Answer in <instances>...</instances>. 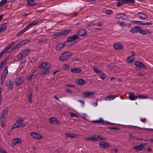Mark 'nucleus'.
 I'll return each instance as SVG.
<instances>
[{"label":"nucleus","mask_w":153,"mask_h":153,"mask_svg":"<svg viewBox=\"0 0 153 153\" xmlns=\"http://www.w3.org/2000/svg\"><path fill=\"white\" fill-rule=\"evenodd\" d=\"M50 64L47 62L42 63L39 66V68L42 70V75H45L48 74L50 71Z\"/></svg>","instance_id":"1"},{"label":"nucleus","mask_w":153,"mask_h":153,"mask_svg":"<svg viewBox=\"0 0 153 153\" xmlns=\"http://www.w3.org/2000/svg\"><path fill=\"white\" fill-rule=\"evenodd\" d=\"M25 126V125L23 123V119L21 118H19L11 128V130L20 127H23Z\"/></svg>","instance_id":"2"},{"label":"nucleus","mask_w":153,"mask_h":153,"mask_svg":"<svg viewBox=\"0 0 153 153\" xmlns=\"http://www.w3.org/2000/svg\"><path fill=\"white\" fill-rule=\"evenodd\" d=\"M72 55V53L69 52H65L62 53L59 57L60 59L62 61H66Z\"/></svg>","instance_id":"3"},{"label":"nucleus","mask_w":153,"mask_h":153,"mask_svg":"<svg viewBox=\"0 0 153 153\" xmlns=\"http://www.w3.org/2000/svg\"><path fill=\"white\" fill-rule=\"evenodd\" d=\"M30 50L29 49H27L22 51L18 56V58L20 59L22 57L26 56L30 53Z\"/></svg>","instance_id":"4"},{"label":"nucleus","mask_w":153,"mask_h":153,"mask_svg":"<svg viewBox=\"0 0 153 153\" xmlns=\"http://www.w3.org/2000/svg\"><path fill=\"white\" fill-rule=\"evenodd\" d=\"M30 135L32 137L37 139H40L43 138V136L42 135H40L35 132L31 133Z\"/></svg>","instance_id":"5"},{"label":"nucleus","mask_w":153,"mask_h":153,"mask_svg":"<svg viewBox=\"0 0 153 153\" xmlns=\"http://www.w3.org/2000/svg\"><path fill=\"white\" fill-rule=\"evenodd\" d=\"M95 93V92L93 91H88L84 92L83 93V97L85 98H91Z\"/></svg>","instance_id":"6"},{"label":"nucleus","mask_w":153,"mask_h":153,"mask_svg":"<svg viewBox=\"0 0 153 153\" xmlns=\"http://www.w3.org/2000/svg\"><path fill=\"white\" fill-rule=\"evenodd\" d=\"M140 29V27L139 26H136L132 27L129 31L131 33H136L139 31Z\"/></svg>","instance_id":"7"},{"label":"nucleus","mask_w":153,"mask_h":153,"mask_svg":"<svg viewBox=\"0 0 153 153\" xmlns=\"http://www.w3.org/2000/svg\"><path fill=\"white\" fill-rule=\"evenodd\" d=\"M49 122L51 123H53L55 125L61 124L60 121L55 118H51L49 119Z\"/></svg>","instance_id":"8"},{"label":"nucleus","mask_w":153,"mask_h":153,"mask_svg":"<svg viewBox=\"0 0 153 153\" xmlns=\"http://www.w3.org/2000/svg\"><path fill=\"white\" fill-rule=\"evenodd\" d=\"M134 62V64L136 66H138L140 68H143V69H146V67L142 62L137 61H135Z\"/></svg>","instance_id":"9"},{"label":"nucleus","mask_w":153,"mask_h":153,"mask_svg":"<svg viewBox=\"0 0 153 153\" xmlns=\"http://www.w3.org/2000/svg\"><path fill=\"white\" fill-rule=\"evenodd\" d=\"M23 81V77H19L16 79L15 83L17 85L19 86L22 84Z\"/></svg>","instance_id":"10"},{"label":"nucleus","mask_w":153,"mask_h":153,"mask_svg":"<svg viewBox=\"0 0 153 153\" xmlns=\"http://www.w3.org/2000/svg\"><path fill=\"white\" fill-rule=\"evenodd\" d=\"M100 147L104 148L105 149L107 148L110 146L109 144L106 142H101L99 143Z\"/></svg>","instance_id":"11"},{"label":"nucleus","mask_w":153,"mask_h":153,"mask_svg":"<svg viewBox=\"0 0 153 153\" xmlns=\"http://www.w3.org/2000/svg\"><path fill=\"white\" fill-rule=\"evenodd\" d=\"M151 33V32L147 29L142 30L140 27V29L139 30V33H142L143 35H146V34H149Z\"/></svg>","instance_id":"12"},{"label":"nucleus","mask_w":153,"mask_h":153,"mask_svg":"<svg viewBox=\"0 0 153 153\" xmlns=\"http://www.w3.org/2000/svg\"><path fill=\"white\" fill-rule=\"evenodd\" d=\"M86 82L85 81L82 79H78L76 80V83L77 84L82 85L86 83Z\"/></svg>","instance_id":"13"},{"label":"nucleus","mask_w":153,"mask_h":153,"mask_svg":"<svg viewBox=\"0 0 153 153\" xmlns=\"http://www.w3.org/2000/svg\"><path fill=\"white\" fill-rule=\"evenodd\" d=\"M114 48L117 50L122 49L123 47L122 45L119 44L117 43H116L114 44Z\"/></svg>","instance_id":"14"},{"label":"nucleus","mask_w":153,"mask_h":153,"mask_svg":"<svg viewBox=\"0 0 153 153\" xmlns=\"http://www.w3.org/2000/svg\"><path fill=\"white\" fill-rule=\"evenodd\" d=\"M138 14L140 18L142 19H145L148 18L147 16L142 12H140Z\"/></svg>","instance_id":"15"},{"label":"nucleus","mask_w":153,"mask_h":153,"mask_svg":"<svg viewBox=\"0 0 153 153\" xmlns=\"http://www.w3.org/2000/svg\"><path fill=\"white\" fill-rule=\"evenodd\" d=\"M13 83L11 80H10L9 82H7V86L9 90H11L13 88Z\"/></svg>","instance_id":"16"},{"label":"nucleus","mask_w":153,"mask_h":153,"mask_svg":"<svg viewBox=\"0 0 153 153\" xmlns=\"http://www.w3.org/2000/svg\"><path fill=\"white\" fill-rule=\"evenodd\" d=\"M8 111V108H7L4 109L1 112V117H5Z\"/></svg>","instance_id":"17"},{"label":"nucleus","mask_w":153,"mask_h":153,"mask_svg":"<svg viewBox=\"0 0 153 153\" xmlns=\"http://www.w3.org/2000/svg\"><path fill=\"white\" fill-rule=\"evenodd\" d=\"M71 30H65L60 32L61 36H64L67 35L69 33L71 32Z\"/></svg>","instance_id":"18"},{"label":"nucleus","mask_w":153,"mask_h":153,"mask_svg":"<svg viewBox=\"0 0 153 153\" xmlns=\"http://www.w3.org/2000/svg\"><path fill=\"white\" fill-rule=\"evenodd\" d=\"M146 145V144L142 143L140 145H139L137 146H134L133 147L134 149H137L140 150H142L143 148Z\"/></svg>","instance_id":"19"},{"label":"nucleus","mask_w":153,"mask_h":153,"mask_svg":"<svg viewBox=\"0 0 153 153\" xmlns=\"http://www.w3.org/2000/svg\"><path fill=\"white\" fill-rule=\"evenodd\" d=\"M118 96V95L112 96L111 95H110L109 96L106 97L105 99V100L107 101L108 100H114L116 97H117Z\"/></svg>","instance_id":"20"},{"label":"nucleus","mask_w":153,"mask_h":153,"mask_svg":"<svg viewBox=\"0 0 153 153\" xmlns=\"http://www.w3.org/2000/svg\"><path fill=\"white\" fill-rule=\"evenodd\" d=\"M7 24L4 23L0 26V31L1 32H3L6 30L7 26Z\"/></svg>","instance_id":"21"},{"label":"nucleus","mask_w":153,"mask_h":153,"mask_svg":"<svg viewBox=\"0 0 153 153\" xmlns=\"http://www.w3.org/2000/svg\"><path fill=\"white\" fill-rule=\"evenodd\" d=\"M86 31L84 29L81 30L78 32V34L81 36L86 35Z\"/></svg>","instance_id":"22"},{"label":"nucleus","mask_w":153,"mask_h":153,"mask_svg":"<svg viewBox=\"0 0 153 153\" xmlns=\"http://www.w3.org/2000/svg\"><path fill=\"white\" fill-rule=\"evenodd\" d=\"M65 135L66 137H70L71 138L77 137V135L74 134L65 133Z\"/></svg>","instance_id":"23"},{"label":"nucleus","mask_w":153,"mask_h":153,"mask_svg":"<svg viewBox=\"0 0 153 153\" xmlns=\"http://www.w3.org/2000/svg\"><path fill=\"white\" fill-rule=\"evenodd\" d=\"M71 72L73 73H79L82 71V70L77 68H71Z\"/></svg>","instance_id":"24"},{"label":"nucleus","mask_w":153,"mask_h":153,"mask_svg":"<svg viewBox=\"0 0 153 153\" xmlns=\"http://www.w3.org/2000/svg\"><path fill=\"white\" fill-rule=\"evenodd\" d=\"M85 139L88 140H92V141H97L98 140L97 139V136H91V137L86 138Z\"/></svg>","instance_id":"25"},{"label":"nucleus","mask_w":153,"mask_h":153,"mask_svg":"<svg viewBox=\"0 0 153 153\" xmlns=\"http://www.w3.org/2000/svg\"><path fill=\"white\" fill-rule=\"evenodd\" d=\"M65 45V43H61L58 44L56 47V50L59 51L60 49L62 48Z\"/></svg>","instance_id":"26"},{"label":"nucleus","mask_w":153,"mask_h":153,"mask_svg":"<svg viewBox=\"0 0 153 153\" xmlns=\"http://www.w3.org/2000/svg\"><path fill=\"white\" fill-rule=\"evenodd\" d=\"M21 143L20 140L18 138H16L14 139L12 142V144L13 145H16L17 143Z\"/></svg>","instance_id":"27"},{"label":"nucleus","mask_w":153,"mask_h":153,"mask_svg":"<svg viewBox=\"0 0 153 153\" xmlns=\"http://www.w3.org/2000/svg\"><path fill=\"white\" fill-rule=\"evenodd\" d=\"M123 3L124 4H127L129 3L132 4H134V1L133 0H123Z\"/></svg>","instance_id":"28"},{"label":"nucleus","mask_w":153,"mask_h":153,"mask_svg":"<svg viewBox=\"0 0 153 153\" xmlns=\"http://www.w3.org/2000/svg\"><path fill=\"white\" fill-rule=\"evenodd\" d=\"M40 21H37L36 22H34L31 23H30L28 24L26 27H27L28 29L31 26H34L37 25L38 23Z\"/></svg>","instance_id":"29"},{"label":"nucleus","mask_w":153,"mask_h":153,"mask_svg":"<svg viewBox=\"0 0 153 153\" xmlns=\"http://www.w3.org/2000/svg\"><path fill=\"white\" fill-rule=\"evenodd\" d=\"M129 99L132 100L136 99V96H134V94L131 93H129Z\"/></svg>","instance_id":"30"},{"label":"nucleus","mask_w":153,"mask_h":153,"mask_svg":"<svg viewBox=\"0 0 153 153\" xmlns=\"http://www.w3.org/2000/svg\"><path fill=\"white\" fill-rule=\"evenodd\" d=\"M30 42V40H24L18 43V45H19V46L20 47V46H22L26 43L28 42Z\"/></svg>","instance_id":"31"},{"label":"nucleus","mask_w":153,"mask_h":153,"mask_svg":"<svg viewBox=\"0 0 153 153\" xmlns=\"http://www.w3.org/2000/svg\"><path fill=\"white\" fill-rule=\"evenodd\" d=\"M30 42V40H24L18 43V45H19V46L20 47V46H22L26 43L28 42Z\"/></svg>","instance_id":"32"},{"label":"nucleus","mask_w":153,"mask_h":153,"mask_svg":"<svg viewBox=\"0 0 153 153\" xmlns=\"http://www.w3.org/2000/svg\"><path fill=\"white\" fill-rule=\"evenodd\" d=\"M59 36H61L60 32L55 33L52 35V37H53L54 39H55Z\"/></svg>","instance_id":"33"},{"label":"nucleus","mask_w":153,"mask_h":153,"mask_svg":"<svg viewBox=\"0 0 153 153\" xmlns=\"http://www.w3.org/2000/svg\"><path fill=\"white\" fill-rule=\"evenodd\" d=\"M33 0H29L27 1V5L30 6H32L35 4V3H33Z\"/></svg>","instance_id":"34"},{"label":"nucleus","mask_w":153,"mask_h":153,"mask_svg":"<svg viewBox=\"0 0 153 153\" xmlns=\"http://www.w3.org/2000/svg\"><path fill=\"white\" fill-rule=\"evenodd\" d=\"M93 69L94 71L97 74H100L102 72L101 71L97 68H93Z\"/></svg>","instance_id":"35"},{"label":"nucleus","mask_w":153,"mask_h":153,"mask_svg":"<svg viewBox=\"0 0 153 153\" xmlns=\"http://www.w3.org/2000/svg\"><path fill=\"white\" fill-rule=\"evenodd\" d=\"M93 123H104V120L102 119L101 118L99 120H95L93 121Z\"/></svg>","instance_id":"36"},{"label":"nucleus","mask_w":153,"mask_h":153,"mask_svg":"<svg viewBox=\"0 0 153 153\" xmlns=\"http://www.w3.org/2000/svg\"><path fill=\"white\" fill-rule=\"evenodd\" d=\"M11 47L9 45H8L7 47L5 48L2 51L3 53H4L7 52V51L9 50Z\"/></svg>","instance_id":"37"},{"label":"nucleus","mask_w":153,"mask_h":153,"mask_svg":"<svg viewBox=\"0 0 153 153\" xmlns=\"http://www.w3.org/2000/svg\"><path fill=\"white\" fill-rule=\"evenodd\" d=\"M97 139H98V140H106V138L105 137H101L100 135H97Z\"/></svg>","instance_id":"38"},{"label":"nucleus","mask_w":153,"mask_h":153,"mask_svg":"<svg viewBox=\"0 0 153 153\" xmlns=\"http://www.w3.org/2000/svg\"><path fill=\"white\" fill-rule=\"evenodd\" d=\"M134 61L133 58L132 57H130L128 58L127 61L128 63H131Z\"/></svg>","instance_id":"39"},{"label":"nucleus","mask_w":153,"mask_h":153,"mask_svg":"<svg viewBox=\"0 0 153 153\" xmlns=\"http://www.w3.org/2000/svg\"><path fill=\"white\" fill-rule=\"evenodd\" d=\"M6 63L7 60L5 59L1 63V65H0V68H2L5 65Z\"/></svg>","instance_id":"40"},{"label":"nucleus","mask_w":153,"mask_h":153,"mask_svg":"<svg viewBox=\"0 0 153 153\" xmlns=\"http://www.w3.org/2000/svg\"><path fill=\"white\" fill-rule=\"evenodd\" d=\"M28 29L27 27L26 26L25 29L21 31L20 32H19L18 34L19 35L23 33H24Z\"/></svg>","instance_id":"41"},{"label":"nucleus","mask_w":153,"mask_h":153,"mask_svg":"<svg viewBox=\"0 0 153 153\" xmlns=\"http://www.w3.org/2000/svg\"><path fill=\"white\" fill-rule=\"evenodd\" d=\"M75 42H68L67 43H66V42L65 43V45L67 46H71L73 45Z\"/></svg>","instance_id":"42"},{"label":"nucleus","mask_w":153,"mask_h":153,"mask_svg":"<svg viewBox=\"0 0 153 153\" xmlns=\"http://www.w3.org/2000/svg\"><path fill=\"white\" fill-rule=\"evenodd\" d=\"M33 76H34L33 74L29 75L27 76V80H30L33 78Z\"/></svg>","instance_id":"43"},{"label":"nucleus","mask_w":153,"mask_h":153,"mask_svg":"<svg viewBox=\"0 0 153 153\" xmlns=\"http://www.w3.org/2000/svg\"><path fill=\"white\" fill-rule=\"evenodd\" d=\"M7 1V0H2L0 2V7L4 4Z\"/></svg>","instance_id":"44"},{"label":"nucleus","mask_w":153,"mask_h":153,"mask_svg":"<svg viewBox=\"0 0 153 153\" xmlns=\"http://www.w3.org/2000/svg\"><path fill=\"white\" fill-rule=\"evenodd\" d=\"M47 41V39H42L38 41V44L39 43H43Z\"/></svg>","instance_id":"45"},{"label":"nucleus","mask_w":153,"mask_h":153,"mask_svg":"<svg viewBox=\"0 0 153 153\" xmlns=\"http://www.w3.org/2000/svg\"><path fill=\"white\" fill-rule=\"evenodd\" d=\"M147 97L144 96L143 95H138V96H136V99L137 98H141L142 99H144L147 98Z\"/></svg>","instance_id":"46"},{"label":"nucleus","mask_w":153,"mask_h":153,"mask_svg":"<svg viewBox=\"0 0 153 153\" xmlns=\"http://www.w3.org/2000/svg\"><path fill=\"white\" fill-rule=\"evenodd\" d=\"M71 37L74 41L79 38V37L78 35H74Z\"/></svg>","instance_id":"47"},{"label":"nucleus","mask_w":153,"mask_h":153,"mask_svg":"<svg viewBox=\"0 0 153 153\" xmlns=\"http://www.w3.org/2000/svg\"><path fill=\"white\" fill-rule=\"evenodd\" d=\"M132 22L134 24H138L139 25H141L142 24V22L140 21H134Z\"/></svg>","instance_id":"48"},{"label":"nucleus","mask_w":153,"mask_h":153,"mask_svg":"<svg viewBox=\"0 0 153 153\" xmlns=\"http://www.w3.org/2000/svg\"><path fill=\"white\" fill-rule=\"evenodd\" d=\"M32 96V94L31 93H30L29 94V95L28 96V101L30 102H32V100H31Z\"/></svg>","instance_id":"49"},{"label":"nucleus","mask_w":153,"mask_h":153,"mask_svg":"<svg viewBox=\"0 0 153 153\" xmlns=\"http://www.w3.org/2000/svg\"><path fill=\"white\" fill-rule=\"evenodd\" d=\"M73 41L74 40L72 39L71 37H70L66 41V43H67L68 42H74Z\"/></svg>","instance_id":"50"},{"label":"nucleus","mask_w":153,"mask_h":153,"mask_svg":"<svg viewBox=\"0 0 153 153\" xmlns=\"http://www.w3.org/2000/svg\"><path fill=\"white\" fill-rule=\"evenodd\" d=\"M117 23L122 27L125 26V24L124 22H118Z\"/></svg>","instance_id":"51"},{"label":"nucleus","mask_w":153,"mask_h":153,"mask_svg":"<svg viewBox=\"0 0 153 153\" xmlns=\"http://www.w3.org/2000/svg\"><path fill=\"white\" fill-rule=\"evenodd\" d=\"M8 73V71L7 70V67H6L4 70V71L3 74L5 75H7V74Z\"/></svg>","instance_id":"52"},{"label":"nucleus","mask_w":153,"mask_h":153,"mask_svg":"<svg viewBox=\"0 0 153 153\" xmlns=\"http://www.w3.org/2000/svg\"><path fill=\"white\" fill-rule=\"evenodd\" d=\"M105 13L107 14H112L113 13V12L111 10H107L105 11Z\"/></svg>","instance_id":"53"},{"label":"nucleus","mask_w":153,"mask_h":153,"mask_svg":"<svg viewBox=\"0 0 153 153\" xmlns=\"http://www.w3.org/2000/svg\"><path fill=\"white\" fill-rule=\"evenodd\" d=\"M100 77L102 79H104L105 78V76L103 74H101L100 75Z\"/></svg>","instance_id":"54"},{"label":"nucleus","mask_w":153,"mask_h":153,"mask_svg":"<svg viewBox=\"0 0 153 153\" xmlns=\"http://www.w3.org/2000/svg\"><path fill=\"white\" fill-rule=\"evenodd\" d=\"M96 24L95 23H90L89 25H88L87 26L88 27H93L94 25H95Z\"/></svg>","instance_id":"55"},{"label":"nucleus","mask_w":153,"mask_h":153,"mask_svg":"<svg viewBox=\"0 0 153 153\" xmlns=\"http://www.w3.org/2000/svg\"><path fill=\"white\" fill-rule=\"evenodd\" d=\"M0 118L1 122H2V121L3 122V121H6V119L5 118V117H1Z\"/></svg>","instance_id":"56"},{"label":"nucleus","mask_w":153,"mask_h":153,"mask_svg":"<svg viewBox=\"0 0 153 153\" xmlns=\"http://www.w3.org/2000/svg\"><path fill=\"white\" fill-rule=\"evenodd\" d=\"M1 125L2 127H4L5 125L6 121L1 122Z\"/></svg>","instance_id":"57"},{"label":"nucleus","mask_w":153,"mask_h":153,"mask_svg":"<svg viewBox=\"0 0 153 153\" xmlns=\"http://www.w3.org/2000/svg\"><path fill=\"white\" fill-rule=\"evenodd\" d=\"M19 45H18V44L17 45L14 47L13 48H12V49H11V51H13L14 49H16L17 48H19Z\"/></svg>","instance_id":"58"},{"label":"nucleus","mask_w":153,"mask_h":153,"mask_svg":"<svg viewBox=\"0 0 153 153\" xmlns=\"http://www.w3.org/2000/svg\"><path fill=\"white\" fill-rule=\"evenodd\" d=\"M70 114L71 115V117H77V116L75 114L72 113H70Z\"/></svg>","instance_id":"59"},{"label":"nucleus","mask_w":153,"mask_h":153,"mask_svg":"<svg viewBox=\"0 0 153 153\" xmlns=\"http://www.w3.org/2000/svg\"><path fill=\"white\" fill-rule=\"evenodd\" d=\"M6 76L7 75L2 74L1 77V79H3L5 80Z\"/></svg>","instance_id":"60"},{"label":"nucleus","mask_w":153,"mask_h":153,"mask_svg":"<svg viewBox=\"0 0 153 153\" xmlns=\"http://www.w3.org/2000/svg\"><path fill=\"white\" fill-rule=\"evenodd\" d=\"M65 91L69 93H71L72 92V91L69 89H65Z\"/></svg>","instance_id":"61"},{"label":"nucleus","mask_w":153,"mask_h":153,"mask_svg":"<svg viewBox=\"0 0 153 153\" xmlns=\"http://www.w3.org/2000/svg\"><path fill=\"white\" fill-rule=\"evenodd\" d=\"M120 17L123 19H126L127 18V17L125 15H124L122 16H120Z\"/></svg>","instance_id":"62"},{"label":"nucleus","mask_w":153,"mask_h":153,"mask_svg":"<svg viewBox=\"0 0 153 153\" xmlns=\"http://www.w3.org/2000/svg\"><path fill=\"white\" fill-rule=\"evenodd\" d=\"M63 67L65 69H67L68 68H69V66L68 65L66 64H64Z\"/></svg>","instance_id":"63"},{"label":"nucleus","mask_w":153,"mask_h":153,"mask_svg":"<svg viewBox=\"0 0 153 153\" xmlns=\"http://www.w3.org/2000/svg\"><path fill=\"white\" fill-rule=\"evenodd\" d=\"M0 152L1 153H7L6 151H5L3 149H0Z\"/></svg>","instance_id":"64"}]
</instances>
